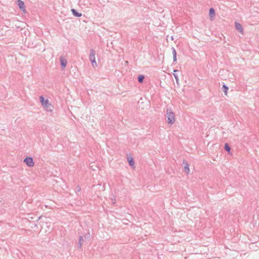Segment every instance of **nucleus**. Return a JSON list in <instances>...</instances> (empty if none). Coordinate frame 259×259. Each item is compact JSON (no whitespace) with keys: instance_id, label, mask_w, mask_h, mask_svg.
Listing matches in <instances>:
<instances>
[{"instance_id":"14","label":"nucleus","mask_w":259,"mask_h":259,"mask_svg":"<svg viewBox=\"0 0 259 259\" xmlns=\"http://www.w3.org/2000/svg\"><path fill=\"white\" fill-rule=\"evenodd\" d=\"M228 89H229V88L226 84H224L223 85L222 90L224 92V93H225V94L226 95H227V92H228Z\"/></svg>"},{"instance_id":"2","label":"nucleus","mask_w":259,"mask_h":259,"mask_svg":"<svg viewBox=\"0 0 259 259\" xmlns=\"http://www.w3.org/2000/svg\"><path fill=\"white\" fill-rule=\"evenodd\" d=\"M166 114L167 123L172 124L175 121V113L171 109H167Z\"/></svg>"},{"instance_id":"16","label":"nucleus","mask_w":259,"mask_h":259,"mask_svg":"<svg viewBox=\"0 0 259 259\" xmlns=\"http://www.w3.org/2000/svg\"><path fill=\"white\" fill-rule=\"evenodd\" d=\"M84 240L89 239L90 238V233L89 232L85 234L83 236H82Z\"/></svg>"},{"instance_id":"18","label":"nucleus","mask_w":259,"mask_h":259,"mask_svg":"<svg viewBox=\"0 0 259 259\" xmlns=\"http://www.w3.org/2000/svg\"><path fill=\"white\" fill-rule=\"evenodd\" d=\"M84 239H83V237L82 236H79V240H78V242H80L82 244L83 243V242L84 241Z\"/></svg>"},{"instance_id":"3","label":"nucleus","mask_w":259,"mask_h":259,"mask_svg":"<svg viewBox=\"0 0 259 259\" xmlns=\"http://www.w3.org/2000/svg\"><path fill=\"white\" fill-rule=\"evenodd\" d=\"M95 55L96 51L93 49H91L90 50L89 59L93 67H96L97 66V64L96 61Z\"/></svg>"},{"instance_id":"12","label":"nucleus","mask_w":259,"mask_h":259,"mask_svg":"<svg viewBox=\"0 0 259 259\" xmlns=\"http://www.w3.org/2000/svg\"><path fill=\"white\" fill-rule=\"evenodd\" d=\"M172 53L173 55V62H177V52L174 48H172Z\"/></svg>"},{"instance_id":"5","label":"nucleus","mask_w":259,"mask_h":259,"mask_svg":"<svg viewBox=\"0 0 259 259\" xmlns=\"http://www.w3.org/2000/svg\"><path fill=\"white\" fill-rule=\"evenodd\" d=\"M17 5L19 6V9L23 12L25 11V7L24 2L21 0H17Z\"/></svg>"},{"instance_id":"10","label":"nucleus","mask_w":259,"mask_h":259,"mask_svg":"<svg viewBox=\"0 0 259 259\" xmlns=\"http://www.w3.org/2000/svg\"><path fill=\"white\" fill-rule=\"evenodd\" d=\"M183 164H185V166H184V170H185V171L187 174H188L190 172L189 164L188 163V162L185 160H183Z\"/></svg>"},{"instance_id":"21","label":"nucleus","mask_w":259,"mask_h":259,"mask_svg":"<svg viewBox=\"0 0 259 259\" xmlns=\"http://www.w3.org/2000/svg\"><path fill=\"white\" fill-rule=\"evenodd\" d=\"M174 71L175 72H177V71H178V70H177L175 69V70H174Z\"/></svg>"},{"instance_id":"13","label":"nucleus","mask_w":259,"mask_h":259,"mask_svg":"<svg viewBox=\"0 0 259 259\" xmlns=\"http://www.w3.org/2000/svg\"><path fill=\"white\" fill-rule=\"evenodd\" d=\"M145 78V76L142 74H140L138 76V81L140 83H143L144 81V79Z\"/></svg>"},{"instance_id":"7","label":"nucleus","mask_w":259,"mask_h":259,"mask_svg":"<svg viewBox=\"0 0 259 259\" xmlns=\"http://www.w3.org/2000/svg\"><path fill=\"white\" fill-rule=\"evenodd\" d=\"M60 65L62 69H64L67 65V61L63 57L60 58Z\"/></svg>"},{"instance_id":"9","label":"nucleus","mask_w":259,"mask_h":259,"mask_svg":"<svg viewBox=\"0 0 259 259\" xmlns=\"http://www.w3.org/2000/svg\"><path fill=\"white\" fill-rule=\"evenodd\" d=\"M71 11L74 17H80L82 16V13H79L74 9H71Z\"/></svg>"},{"instance_id":"19","label":"nucleus","mask_w":259,"mask_h":259,"mask_svg":"<svg viewBox=\"0 0 259 259\" xmlns=\"http://www.w3.org/2000/svg\"><path fill=\"white\" fill-rule=\"evenodd\" d=\"M174 76L175 79H176V81H178L179 80L178 75L176 73H174Z\"/></svg>"},{"instance_id":"4","label":"nucleus","mask_w":259,"mask_h":259,"mask_svg":"<svg viewBox=\"0 0 259 259\" xmlns=\"http://www.w3.org/2000/svg\"><path fill=\"white\" fill-rule=\"evenodd\" d=\"M24 162L29 167H32L34 165V163L33 158L31 157H26L24 159Z\"/></svg>"},{"instance_id":"11","label":"nucleus","mask_w":259,"mask_h":259,"mask_svg":"<svg viewBox=\"0 0 259 259\" xmlns=\"http://www.w3.org/2000/svg\"><path fill=\"white\" fill-rule=\"evenodd\" d=\"M127 160L130 166H133L135 164L134 159L132 157H127Z\"/></svg>"},{"instance_id":"17","label":"nucleus","mask_w":259,"mask_h":259,"mask_svg":"<svg viewBox=\"0 0 259 259\" xmlns=\"http://www.w3.org/2000/svg\"><path fill=\"white\" fill-rule=\"evenodd\" d=\"M81 187L79 185L77 186L76 189H75L76 193L77 194H78V193L81 191Z\"/></svg>"},{"instance_id":"8","label":"nucleus","mask_w":259,"mask_h":259,"mask_svg":"<svg viewBox=\"0 0 259 259\" xmlns=\"http://www.w3.org/2000/svg\"><path fill=\"white\" fill-rule=\"evenodd\" d=\"M215 10L213 8H211L209 10V16L210 19L212 21L213 20L215 16Z\"/></svg>"},{"instance_id":"15","label":"nucleus","mask_w":259,"mask_h":259,"mask_svg":"<svg viewBox=\"0 0 259 259\" xmlns=\"http://www.w3.org/2000/svg\"><path fill=\"white\" fill-rule=\"evenodd\" d=\"M224 149L228 153H230L231 151V147L227 143L225 144Z\"/></svg>"},{"instance_id":"20","label":"nucleus","mask_w":259,"mask_h":259,"mask_svg":"<svg viewBox=\"0 0 259 259\" xmlns=\"http://www.w3.org/2000/svg\"><path fill=\"white\" fill-rule=\"evenodd\" d=\"M81 246H82V244L80 242H78V245H77V248H81Z\"/></svg>"},{"instance_id":"1","label":"nucleus","mask_w":259,"mask_h":259,"mask_svg":"<svg viewBox=\"0 0 259 259\" xmlns=\"http://www.w3.org/2000/svg\"><path fill=\"white\" fill-rule=\"evenodd\" d=\"M39 101L47 111H52L53 106L52 104L49 103V101L48 99H45V98L42 96H41L39 97Z\"/></svg>"},{"instance_id":"6","label":"nucleus","mask_w":259,"mask_h":259,"mask_svg":"<svg viewBox=\"0 0 259 259\" xmlns=\"http://www.w3.org/2000/svg\"><path fill=\"white\" fill-rule=\"evenodd\" d=\"M235 26L236 29L240 33H243V29L242 28V26L241 24L237 22H235Z\"/></svg>"}]
</instances>
